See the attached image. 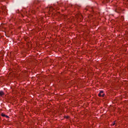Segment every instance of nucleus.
Masks as SVG:
<instances>
[{
  "mask_svg": "<svg viewBox=\"0 0 128 128\" xmlns=\"http://www.w3.org/2000/svg\"><path fill=\"white\" fill-rule=\"evenodd\" d=\"M98 96H102V98H104V91L101 90Z\"/></svg>",
  "mask_w": 128,
  "mask_h": 128,
  "instance_id": "obj_1",
  "label": "nucleus"
},
{
  "mask_svg": "<svg viewBox=\"0 0 128 128\" xmlns=\"http://www.w3.org/2000/svg\"><path fill=\"white\" fill-rule=\"evenodd\" d=\"M4 95V93L2 91H0V96H2Z\"/></svg>",
  "mask_w": 128,
  "mask_h": 128,
  "instance_id": "obj_2",
  "label": "nucleus"
},
{
  "mask_svg": "<svg viewBox=\"0 0 128 128\" xmlns=\"http://www.w3.org/2000/svg\"><path fill=\"white\" fill-rule=\"evenodd\" d=\"M1 116H2L6 117V114H4V113H2V114H1Z\"/></svg>",
  "mask_w": 128,
  "mask_h": 128,
  "instance_id": "obj_3",
  "label": "nucleus"
},
{
  "mask_svg": "<svg viewBox=\"0 0 128 128\" xmlns=\"http://www.w3.org/2000/svg\"><path fill=\"white\" fill-rule=\"evenodd\" d=\"M5 118H10V116H8L6 115Z\"/></svg>",
  "mask_w": 128,
  "mask_h": 128,
  "instance_id": "obj_4",
  "label": "nucleus"
},
{
  "mask_svg": "<svg viewBox=\"0 0 128 128\" xmlns=\"http://www.w3.org/2000/svg\"><path fill=\"white\" fill-rule=\"evenodd\" d=\"M116 124V122H114L112 124V126H115Z\"/></svg>",
  "mask_w": 128,
  "mask_h": 128,
  "instance_id": "obj_5",
  "label": "nucleus"
}]
</instances>
